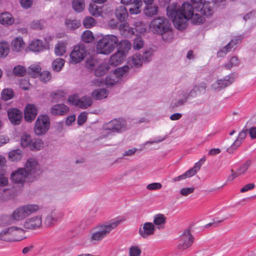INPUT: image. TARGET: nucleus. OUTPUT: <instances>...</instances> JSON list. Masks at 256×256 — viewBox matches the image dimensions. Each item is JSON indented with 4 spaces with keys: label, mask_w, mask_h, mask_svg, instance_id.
Here are the masks:
<instances>
[{
    "label": "nucleus",
    "mask_w": 256,
    "mask_h": 256,
    "mask_svg": "<svg viewBox=\"0 0 256 256\" xmlns=\"http://www.w3.org/2000/svg\"><path fill=\"white\" fill-rule=\"evenodd\" d=\"M67 92L64 90H56L51 92L50 96L53 102H58L65 99Z\"/></svg>",
    "instance_id": "obj_25"
},
{
    "label": "nucleus",
    "mask_w": 256,
    "mask_h": 256,
    "mask_svg": "<svg viewBox=\"0 0 256 256\" xmlns=\"http://www.w3.org/2000/svg\"><path fill=\"white\" fill-rule=\"evenodd\" d=\"M158 7L156 4H149L146 5L144 9V14L148 17H152L158 14Z\"/></svg>",
    "instance_id": "obj_27"
},
{
    "label": "nucleus",
    "mask_w": 256,
    "mask_h": 256,
    "mask_svg": "<svg viewBox=\"0 0 256 256\" xmlns=\"http://www.w3.org/2000/svg\"><path fill=\"white\" fill-rule=\"evenodd\" d=\"M64 24L68 30H74L80 26L81 22L78 20L66 18L65 20Z\"/></svg>",
    "instance_id": "obj_30"
},
{
    "label": "nucleus",
    "mask_w": 256,
    "mask_h": 256,
    "mask_svg": "<svg viewBox=\"0 0 256 256\" xmlns=\"http://www.w3.org/2000/svg\"><path fill=\"white\" fill-rule=\"evenodd\" d=\"M171 23L165 16L154 18L150 22V28L154 34L160 36L171 31Z\"/></svg>",
    "instance_id": "obj_4"
},
{
    "label": "nucleus",
    "mask_w": 256,
    "mask_h": 256,
    "mask_svg": "<svg viewBox=\"0 0 256 256\" xmlns=\"http://www.w3.org/2000/svg\"><path fill=\"white\" fill-rule=\"evenodd\" d=\"M78 102L79 104L78 106L80 108L86 109L92 106V100L90 96H85L80 99H78Z\"/></svg>",
    "instance_id": "obj_33"
},
{
    "label": "nucleus",
    "mask_w": 256,
    "mask_h": 256,
    "mask_svg": "<svg viewBox=\"0 0 256 256\" xmlns=\"http://www.w3.org/2000/svg\"><path fill=\"white\" fill-rule=\"evenodd\" d=\"M16 230L23 232L22 229L17 226H12L3 229L0 232V240L8 241V240L4 237V236L7 234H11L13 232Z\"/></svg>",
    "instance_id": "obj_31"
},
{
    "label": "nucleus",
    "mask_w": 256,
    "mask_h": 256,
    "mask_svg": "<svg viewBox=\"0 0 256 256\" xmlns=\"http://www.w3.org/2000/svg\"><path fill=\"white\" fill-rule=\"evenodd\" d=\"M115 16L120 22H124L128 16L127 8L124 6H118L115 10Z\"/></svg>",
    "instance_id": "obj_21"
},
{
    "label": "nucleus",
    "mask_w": 256,
    "mask_h": 256,
    "mask_svg": "<svg viewBox=\"0 0 256 256\" xmlns=\"http://www.w3.org/2000/svg\"><path fill=\"white\" fill-rule=\"evenodd\" d=\"M43 145L42 140L39 138H34L32 140L30 148L32 150H38L43 148Z\"/></svg>",
    "instance_id": "obj_42"
},
{
    "label": "nucleus",
    "mask_w": 256,
    "mask_h": 256,
    "mask_svg": "<svg viewBox=\"0 0 256 256\" xmlns=\"http://www.w3.org/2000/svg\"><path fill=\"white\" fill-rule=\"evenodd\" d=\"M8 116L12 124L19 125L22 120V112L17 108H10L8 110Z\"/></svg>",
    "instance_id": "obj_13"
},
{
    "label": "nucleus",
    "mask_w": 256,
    "mask_h": 256,
    "mask_svg": "<svg viewBox=\"0 0 256 256\" xmlns=\"http://www.w3.org/2000/svg\"><path fill=\"white\" fill-rule=\"evenodd\" d=\"M90 13L93 16L98 17L101 15L100 8L95 4H90L88 8Z\"/></svg>",
    "instance_id": "obj_49"
},
{
    "label": "nucleus",
    "mask_w": 256,
    "mask_h": 256,
    "mask_svg": "<svg viewBox=\"0 0 256 256\" xmlns=\"http://www.w3.org/2000/svg\"><path fill=\"white\" fill-rule=\"evenodd\" d=\"M6 158L2 155L0 154V174L1 175L5 174L6 168Z\"/></svg>",
    "instance_id": "obj_55"
},
{
    "label": "nucleus",
    "mask_w": 256,
    "mask_h": 256,
    "mask_svg": "<svg viewBox=\"0 0 256 256\" xmlns=\"http://www.w3.org/2000/svg\"><path fill=\"white\" fill-rule=\"evenodd\" d=\"M92 96L96 100H100L106 98L107 92L105 89H98L94 90L92 92Z\"/></svg>",
    "instance_id": "obj_37"
},
{
    "label": "nucleus",
    "mask_w": 256,
    "mask_h": 256,
    "mask_svg": "<svg viewBox=\"0 0 256 256\" xmlns=\"http://www.w3.org/2000/svg\"><path fill=\"white\" fill-rule=\"evenodd\" d=\"M69 108L64 104H56L50 108V112L54 115L62 116L68 112Z\"/></svg>",
    "instance_id": "obj_22"
},
{
    "label": "nucleus",
    "mask_w": 256,
    "mask_h": 256,
    "mask_svg": "<svg viewBox=\"0 0 256 256\" xmlns=\"http://www.w3.org/2000/svg\"><path fill=\"white\" fill-rule=\"evenodd\" d=\"M198 92V90L196 89V88L194 86L188 94H186V96L185 97L186 98L187 100L190 98H194L196 96ZM183 96H185V94H184Z\"/></svg>",
    "instance_id": "obj_63"
},
{
    "label": "nucleus",
    "mask_w": 256,
    "mask_h": 256,
    "mask_svg": "<svg viewBox=\"0 0 256 256\" xmlns=\"http://www.w3.org/2000/svg\"><path fill=\"white\" fill-rule=\"evenodd\" d=\"M141 252V250L136 246H132L130 248V256H139Z\"/></svg>",
    "instance_id": "obj_54"
},
{
    "label": "nucleus",
    "mask_w": 256,
    "mask_h": 256,
    "mask_svg": "<svg viewBox=\"0 0 256 256\" xmlns=\"http://www.w3.org/2000/svg\"><path fill=\"white\" fill-rule=\"evenodd\" d=\"M42 225V218L39 216H34L28 218L24 223V228L26 229L35 230Z\"/></svg>",
    "instance_id": "obj_19"
},
{
    "label": "nucleus",
    "mask_w": 256,
    "mask_h": 256,
    "mask_svg": "<svg viewBox=\"0 0 256 256\" xmlns=\"http://www.w3.org/2000/svg\"><path fill=\"white\" fill-rule=\"evenodd\" d=\"M50 124V118L48 115L40 114L35 122L34 131L37 136L44 135L48 131Z\"/></svg>",
    "instance_id": "obj_8"
},
{
    "label": "nucleus",
    "mask_w": 256,
    "mask_h": 256,
    "mask_svg": "<svg viewBox=\"0 0 256 256\" xmlns=\"http://www.w3.org/2000/svg\"><path fill=\"white\" fill-rule=\"evenodd\" d=\"M21 6L24 9H28L32 7L33 0H20Z\"/></svg>",
    "instance_id": "obj_56"
},
{
    "label": "nucleus",
    "mask_w": 256,
    "mask_h": 256,
    "mask_svg": "<svg viewBox=\"0 0 256 256\" xmlns=\"http://www.w3.org/2000/svg\"><path fill=\"white\" fill-rule=\"evenodd\" d=\"M144 40L140 36H136L134 40L133 48L135 50H140L143 47Z\"/></svg>",
    "instance_id": "obj_51"
},
{
    "label": "nucleus",
    "mask_w": 256,
    "mask_h": 256,
    "mask_svg": "<svg viewBox=\"0 0 256 256\" xmlns=\"http://www.w3.org/2000/svg\"><path fill=\"white\" fill-rule=\"evenodd\" d=\"M14 22L12 15L8 12L0 14V23L3 25L10 26Z\"/></svg>",
    "instance_id": "obj_29"
},
{
    "label": "nucleus",
    "mask_w": 256,
    "mask_h": 256,
    "mask_svg": "<svg viewBox=\"0 0 256 256\" xmlns=\"http://www.w3.org/2000/svg\"><path fill=\"white\" fill-rule=\"evenodd\" d=\"M24 168L28 176L29 182H33L37 180L42 173V170L37 160L34 158L28 159Z\"/></svg>",
    "instance_id": "obj_5"
},
{
    "label": "nucleus",
    "mask_w": 256,
    "mask_h": 256,
    "mask_svg": "<svg viewBox=\"0 0 256 256\" xmlns=\"http://www.w3.org/2000/svg\"><path fill=\"white\" fill-rule=\"evenodd\" d=\"M194 237L190 233V228L185 230L180 236L178 248L179 250H186L192 246Z\"/></svg>",
    "instance_id": "obj_11"
},
{
    "label": "nucleus",
    "mask_w": 256,
    "mask_h": 256,
    "mask_svg": "<svg viewBox=\"0 0 256 256\" xmlns=\"http://www.w3.org/2000/svg\"><path fill=\"white\" fill-rule=\"evenodd\" d=\"M142 56L140 54L136 53L132 56L128 60L127 66H125L128 67L124 70H126V72L130 68H140L142 66Z\"/></svg>",
    "instance_id": "obj_17"
},
{
    "label": "nucleus",
    "mask_w": 256,
    "mask_h": 256,
    "mask_svg": "<svg viewBox=\"0 0 256 256\" xmlns=\"http://www.w3.org/2000/svg\"><path fill=\"white\" fill-rule=\"evenodd\" d=\"M142 1L141 0H134L132 4V6L129 8L130 14H138L140 12L142 6Z\"/></svg>",
    "instance_id": "obj_34"
},
{
    "label": "nucleus",
    "mask_w": 256,
    "mask_h": 256,
    "mask_svg": "<svg viewBox=\"0 0 256 256\" xmlns=\"http://www.w3.org/2000/svg\"><path fill=\"white\" fill-rule=\"evenodd\" d=\"M65 60L62 58H57L55 59L52 64V70L56 72H59L64 66Z\"/></svg>",
    "instance_id": "obj_39"
},
{
    "label": "nucleus",
    "mask_w": 256,
    "mask_h": 256,
    "mask_svg": "<svg viewBox=\"0 0 256 256\" xmlns=\"http://www.w3.org/2000/svg\"><path fill=\"white\" fill-rule=\"evenodd\" d=\"M212 4L210 2L200 0L192 4L186 2L180 7L174 2L168 6L166 14L172 19L174 27L182 30L186 28L190 20L195 25L203 24L205 18L202 15L208 18L214 14Z\"/></svg>",
    "instance_id": "obj_1"
},
{
    "label": "nucleus",
    "mask_w": 256,
    "mask_h": 256,
    "mask_svg": "<svg viewBox=\"0 0 256 256\" xmlns=\"http://www.w3.org/2000/svg\"><path fill=\"white\" fill-rule=\"evenodd\" d=\"M24 46V42L21 37H17L12 42V48L13 51L18 52L22 51Z\"/></svg>",
    "instance_id": "obj_28"
},
{
    "label": "nucleus",
    "mask_w": 256,
    "mask_h": 256,
    "mask_svg": "<svg viewBox=\"0 0 256 256\" xmlns=\"http://www.w3.org/2000/svg\"><path fill=\"white\" fill-rule=\"evenodd\" d=\"M32 139L30 134H24L21 136L20 144L24 148L30 146Z\"/></svg>",
    "instance_id": "obj_44"
},
{
    "label": "nucleus",
    "mask_w": 256,
    "mask_h": 256,
    "mask_svg": "<svg viewBox=\"0 0 256 256\" xmlns=\"http://www.w3.org/2000/svg\"><path fill=\"white\" fill-rule=\"evenodd\" d=\"M12 182L15 184H23L25 182H28V176H27L24 168H19L17 170L13 172L10 177Z\"/></svg>",
    "instance_id": "obj_14"
},
{
    "label": "nucleus",
    "mask_w": 256,
    "mask_h": 256,
    "mask_svg": "<svg viewBox=\"0 0 256 256\" xmlns=\"http://www.w3.org/2000/svg\"><path fill=\"white\" fill-rule=\"evenodd\" d=\"M224 219L221 220H217L216 218H214L213 219V222L208 223L205 225L204 227L206 228H208L211 226H212L214 228H216L218 226V224L224 221Z\"/></svg>",
    "instance_id": "obj_61"
},
{
    "label": "nucleus",
    "mask_w": 256,
    "mask_h": 256,
    "mask_svg": "<svg viewBox=\"0 0 256 256\" xmlns=\"http://www.w3.org/2000/svg\"><path fill=\"white\" fill-rule=\"evenodd\" d=\"M82 24L86 28L88 29L94 26L96 24V21L94 18L90 16H87L84 18Z\"/></svg>",
    "instance_id": "obj_45"
},
{
    "label": "nucleus",
    "mask_w": 256,
    "mask_h": 256,
    "mask_svg": "<svg viewBox=\"0 0 256 256\" xmlns=\"http://www.w3.org/2000/svg\"><path fill=\"white\" fill-rule=\"evenodd\" d=\"M42 70L40 66L38 65L30 66L28 68V74L32 78H36L40 75Z\"/></svg>",
    "instance_id": "obj_40"
},
{
    "label": "nucleus",
    "mask_w": 256,
    "mask_h": 256,
    "mask_svg": "<svg viewBox=\"0 0 256 256\" xmlns=\"http://www.w3.org/2000/svg\"><path fill=\"white\" fill-rule=\"evenodd\" d=\"M252 164L250 160H247L242 166H240L236 170V172L239 176L246 172Z\"/></svg>",
    "instance_id": "obj_50"
},
{
    "label": "nucleus",
    "mask_w": 256,
    "mask_h": 256,
    "mask_svg": "<svg viewBox=\"0 0 256 256\" xmlns=\"http://www.w3.org/2000/svg\"><path fill=\"white\" fill-rule=\"evenodd\" d=\"M118 51L121 52L126 56L129 50L131 48L132 44L127 40H123L118 42Z\"/></svg>",
    "instance_id": "obj_26"
},
{
    "label": "nucleus",
    "mask_w": 256,
    "mask_h": 256,
    "mask_svg": "<svg viewBox=\"0 0 256 256\" xmlns=\"http://www.w3.org/2000/svg\"><path fill=\"white\" fill-rule=\"evenodd\" d=\"M234 80V74L232 73L223 78L217 80L212 86L214 90L220 91L232 84Z\"/></svg>",
    "instance_id": "obj_12"
},
{
    "label": "nucleus",
    "mask_w": 256,
    "mask_h": 256,
    "mask_svg": "<svg viewBox=\"0 0 256 256\" xmlns=\"http://www.w3.org/2000/svg\"><path fill=\"white\" fill-rule=\"evenodd\" d=\"M155 231L154 224L150 222H146L144 224L143 227L139 229L138 233L143 238H146L149 236L153 234Z\"/></svg>",
    "instance_id": "obj_18"
},
{
    "label": "nucleus",
    "mask_w": 256,
    "mask_h": 256,
    "mask_svg": "<svg viewBox=\"0 0 256 256\" xmlns=\"http://www.w3.org/2000/svg\"><path fill=\"white\" fill-rule=\"evenodd\" d=\"M38 113L37 108L32 104H28L24 110V119L28 122H32L36 118Z\"/></svg>",
    "instance_id": "obj_15"
},
{
    "label": "nucleus",
    "mask_w": 256,
    "mask_h": 256,
    "mask_svg": "<svg viewBox=\"0 0 256 256\" xmlns=\"http://www.w3.org/2000/svg\"><path fill=\"white\" fill-rule=\"evenodd\" d=\"M110 68L109 65L106 62L100 64L95 70L94 74L96 76L100 77L104 76Z\"/></svg>",
    "instance_id": "obj_32"
},
{
    "label": "nucleus",
    "mask_w": 256,
    "mask_h": 256,
    "mask_svg": "<svg viewBox=\"0 0 256 256\" xmlns=\"http://www.w3.org/2000/svg\"><path fill=\"white\" fill-rule=\"evenodd\" d=\"M249 135L252 139L256 138V127L252 126L248 129Z\"/></svg>",
    "instance_id": "obj_64"
},
{
    "label": "nucleus",
    "mask_w": 256,
    "mask_h": 256,
    "mask_svg": "<svg viewBox=\"0 0 256 256\" xmlns=\"http://www.w3.org/2000/svg\"><path fill=\"white\" fill-rule=\"evenodd\" d=\"M22 152L20 149L13 150L9 152L8 156L12 161H18L22 157Z\"/></svg>",
    "instance_id": "obj_41"
},
{
    "label": "nucleus",
    "mask_w": 256,
    "mask_h": 256,
    "mask_svg": "<svg viewBox=\"0 0 256 256\" xmlns=\"http://www.w3.org/2000/svg\"><path fill=\"white\" fill-rule=\"evenodd\" d=\"M118 42V38L115 35H106L98 42L96 50L99 54H108L117 46Z\"/></svg>",
    "instance_id": "obj_3"
},
{
    "label": "nucleus",
    "mask_w": 256,
    "mask_h": 256,
    "mask_svg": "<svg viewBox=\"0 0 256 256\" xmlns=\"http://www.w3.org/2000/svg\"><path fill=\"white\" fill-rule=\"evenodd\" d=\"M58 220V218L56 216L54 212H52L51 214L48 215L44 220L45 224L48 226H50L54 225Z\"/></svg>",
    "instance_id": "obj_46"
},
{
    "label": "nucleus",
    "mask_w": 256,
    "mask_h": 256,
    "mask_svg": "<svg viewBox=\"0 0 256 256\" xmlns=\"http://www.w3.org/2000/svg\"><path fill=\"white\" fill-rule=\"evenodd\" d=\"M126 56L124 55L121 52L117 51L116 52L113 54L110 58L109 63L112 66H116L120 64L124 60Z\"/></svg>",
    "instance_id": "obj_24"
},
{
    "label": "nucleus",
    "mask_w": 256,
    "mask_h": 256,
    "mask_svg": "<svg viewBox=\"0 0 256 256\" xmlns=\"http://www.w3.org/2000/svg\"><path fill=\"white\" fill-rule=\"evenodd\" d=\"M166 217L163 214H158L154 216V223L156 226L164 224L166 222Z\"/></svg>",
    "instance_id": "obj_48"
},
{
    "label": "nucleus",
    "mask_w": 256,
    "mask_h": 256,
    "mask_svg": "<svg viewBox=\"0 0 256 256\" xmlns=\"http://www.w3.org/2000/svg\"><path fill=\"white\" fill-rule=\"evenodd\" d=\"M14 96V92L11 88L4 89L1 92L2 98L5 101L12 99Z\"/></svg>",
    "instance_id": "obj_43"
},
{
    "label": "nucleus",
    "mask_w": 256,
    "mask_h": 256,
    "mask_svg": "<svg viewBox=\"0 0 256 256\" xmlns=\"http://www.w3.org/2000/svg\"><path fill=\"white\" fill-rule=\"evenodd\" d=\"M93 38V35L90 30H86L82 35V39L83 41L86 43H90Z\"/></svg>",
    "instance_id": "obj_52"
},
{
    "label": "nucleus",
    "mask_w": 256,
    "mask_h": 256,
    "mask_svg": "<svg viewBox=\"0 0 256 256\" xmlns=\"http://www.w3.org/2000/svg\"><path fill=\"white\" fill-rule=\"evenodd\" d=\"M248 132V128L245 126L239 132L237 138L234 140L232 146L227 148V152L229 154H232L242 144V140H244Z\"/></svg>",
    "instance_id": "obj_16"
},
{
    "label": "nucleus",
    "mask_w": 256,
    "mask_h": 256,
    "mask_svg": "<svg viewBox=\"0 0 256 256\" xmlns=\"http://www.w3.org/2000/svg\"><path fill=\"white\" fill-rule=\"evenodd\" d=\"M72 8L76 12H81L85 8L84 0H72Z\"/></svg>",
    "instance_id": "obj_36"
},
{
    "label": "nucleus",
    "mask_w": 256,
    "mask_h": 256,
    "mask_svg": "<svg viewBox=\"0 0 256 256\" xmlns=\"http://www.w3.org/2000/svg\"><path fill=\"white\" fill-rule=\"evenodd\" d=\"M66 45L64 42H58L54 48L55 54L58 56H64L66 52Z\"/></svg>",
    "instance_id": "obj_35"
},
{
    "label": "nucleus",
    "mask_w": 256,
    "mask_h": 256,
    "mask_svg": "<svg viewBox=\"0 0 256 256\" xmlns=\"http://www.w3.org/2000/svg\"><path fill=\"white\" fill-rule=\"evenodd\" d=\"M194 190V188H184L180 190V193L183 196H186L192 193Z\"/></svg>",
    "instance_id": "obj_59"
},
{
    "label": "nucleus",
    "mask_w": 256,
    "mask_h": 256,
    "mask_svg": "<svg viewBox=\"0 0 256 256\" xmlns=\"http://www.w3.org/2000/svg\"><path fill=\"white\" fill-rule=\"evenodd\" d=\"M119 30L121 34L126 38L131 37L134 34V29L130 26L128 22L120 24Z\"/></svg>",
    "instance_id": "obj_23"
},
{
    "label": "nucleus",
    "mask_w": 256,
    "mask_h": 256,
    "mask_svg": "<svg viewBox=\"0 0 256 256\" xmlns=\"http://www.w3.org/2000/svg\"><path fill=\"white\" fill-rule=\"evenodd\" d=\"M39 76L40 80L44 82H48L51 78L50 74L48 71L40 72Z\"/></svg>",
    "instance_id": "obj_53"
},
{
    "label": "nucleus",
    "mask_w": 256,
    "mask_h": 256,
    "mask_svg": "<svg viewBox=\"0 0 256 256\" xmlns=\"http://www.w3.org/2000/svg\"><path fill=\"white\" fill-rule=\"evenodd\" d=\"M123 220L117 218L110 222L104 224H100L90 230V235L88 238L89 242L92 244H96L104 238L110 232L115 228Z\"/></svg>",
    "instance_id": "obj_2"
},
{
    "label": "nucleus",
    "mask_w": 256,
    "mask_h": 256,
    "mask_svg": "<svg viewBox=\"0 0 256 256\" xmlns=\"http://www.w3.org/2000/svg\"><path fill=\"white\" fill-rule=\"evenodd\" d=\"M13 73L15 76H24L26 74V70L24 66L20 65H17L14 68Z\"/></svg>",
    "instance_id": "obj_47"
},
{
    "label": "nucleus",
    "mask_w": 256,
    "mask_h": 256,
    "mask_svg": "<svg viewBox=\"0 0 256 256\" xmlns=\"http://www.w3.org/2000/svg\"><path fill=\"white\" fill-rule=\"evenodd\" d=\"M126 68L128 67L123 66L120 68H116L112 73L110 72L106 76L104 80L103 78H96L94 80V82L98 86L104 84L107 86H112L116 84L118 82L119 78L126 72V70H124Z\"/></svg>",
    "instance_id": "obj_6"
},
{
    "label": "nucleus",
    "mask_w": 256,
    "mask_h": 256,
    "mask_svg": "<svg viewBox=\"0 0 256 256\" xmlns=\"http://www.w3.org/2000/svg\"><path fill=\"white\" fill-rule=\"evenodd\" d=\"M28 48L30 51L39 52L46 49V46L44 42L40 40H34L30 44Z\"/></svg>",
    "instance_id": "obj_20"
},
{
    "label": "nucleus",
    "mask_w": 256,
    "mask_h": 256,
    "mask_svg": "<svg viewBox=\"0 0 256 256\" xmlns=\"http://www.w3.org/2000/svg\"><path fill=\"white\" fill-rule=\"evenodd\" d=\"M78 96L76 94H74L73 95L70 96L68 98V102L70 104L77 106L79 105L78 102Z\"/></svg>",
    "instance_id": "obj_57"
},
{
    "label": "nucleus",
    "mask_w": 256,
    "mask_h": 256,
    "mask_svg": "<svg viewBox=\"0 0 256 256\" xmlns=\"http://www.w3.org/2000/svg\"><path fill=\"white\" fill-rule=\"evenodd\" d=\"M39 208L37 204H27L20 206L14 210L10 216H6V218H12L14 220L19 221L24 219L30 214L36 212Z\"/></svg>",
    "instance_id": "obj_7"
},
{
    "label": "nucleus",
    "mask_w": 256,
    "mask_h": 256,
    "mask_svg": "<svg viewBox=\"0 0 256 256\" xmlns=\"http://www.w3.org/2000/svg\"><path fill=\"white\" fill-rule=\"evenodd\" d=\"M162 185L159 182H154L148 184L146 186V188L148 190H157L161 188Z\"/></svg>",
    "instance_id": "obj_60"
},
{
    "label": "nucleus",
    "mask_w": 256,
    "mask_h": 256,
    "mask_svg": "<svg viewBox=\"0 0 256 256\" xmlns=\"http://www.w3.org/2000/svg\"><path fill=\"white\" fill-rule=\"evenodd\" d=\"M152 56V53L150 51H146L143 54L142 56V62H148L151 60V57Z\"/></svg>",
    "instance_id": "obj_62"
},
{
    "label": "nucleus",
    "mask_w": 256,
    "mask_h": 256,
    "mask_svg": "<svg viewBox=\"0 0 256 256\" xmlns=\"http://www.w3.org/2000/svg\"><path fill=\"white\" fill-rule=\"evenodd\" d=\"M87 120L86 112H82L78 118V125H82Z\"/></svg>",
    "instance_id": "obj_58"
},
{
    "label": "nucleus",
    "mask_w": 256,
    "mask_h": 256,
    "mask_svg": "<svg viewBox=\"0 0 256 256\" xmlns=\"http://www.w3.org/2000/svg\"><path fill=\"white\" fill-rule=\"evenodd\" d=\"M10 52V47L8 42L0 41V58H6Z\"/></svg>",
    "instance_id": "obj_38"
},
{
    "label": "nucleus",
    "mask_w": 256,
    "mask_h": 256,
    "mask_svg": "<svg viewBox=\"0 0 256 256\" xmlns=\"http://www.w3.org/2000/svg\"><path fill=\"white\" fill-rule=\"evenodd\" d=\"M126 127V122L123 118H114L104 125L105 130L117 133L124 131Z\"/></svg>",
    "instance_id": "obj_9"
},
{
    "label": "nucleus",
    "mask_w": 256,
    "mask_h": 256,
    "mask_svg": "<svg viewBox=\"0 0 256 256\" xmlns=\"http://www.w3.org/2000/svg\"><path fill=\"white\" fill-rule=\"evenodd\" d=\"M87 50L82 44L76 46L70 54V62L72 64L80 62L86 56Z\"/></svg>",
    "instance_id": "obj_10"
}]
</instances>
